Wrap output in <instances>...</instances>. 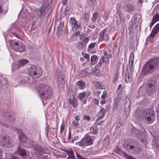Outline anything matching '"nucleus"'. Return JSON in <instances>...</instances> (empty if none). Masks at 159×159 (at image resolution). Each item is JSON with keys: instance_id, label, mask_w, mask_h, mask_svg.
I'll list each match as a JSON object with an SVG mask.
<instances>
[{"instance_id": "nucleus-1", "label": "nucleus", "mask_w": 159, "mask_h": 159, "mask_svg": "<svg viewBox=\"0 0 159 159\" xmlns=\"http://www.w3.org/2000/svg\"><path fill=\"white\" fill-rule=\"evenodd\" d=\"M38 90L40 97L43 100H46L49 99L52 96V89L47 85L40 84L38 86Z\"/></svg>"}, {"instance_id": "nucleus-2", "label": "nucleus", "mask_w": 159, "mask_h": 159, "mask_svg": "<svg viewBox=\"0 0 159 159\" xmlns=\"http://www.w3.org/2000/svg\"><path fill=\"white\" fill-rule=\"evenodd\" d=\"M159 67V58L151 59L144 65L142 71L143 74L151 73Z\"/></svg>"}, {"instance_id": "nucleus-3", "label": "nucleus", "mask_w": 159, "mask_h": 159, "mask_svg": "<svg viewBox=\"0 0 159 159\" xmlns=\"http://www.w3.org/2000/svg\"><path fill=\"white\" fill-rule=\"evenodd\" d=\"M28 73L32 78H37L42 75V70L39 66L34 65L29 68Z\"/></svg>"}, {"instance_id": "nucleus-4", "label": "nucleus", "mask_w": 159, "mask_h": 159, "mask_svg": "<svg viewBox=\"0 0 159 159\" xmlns=\"http://www.w3.org/2000/svg\"><path fill=\"white\" fill-rule=\"evenodd\" d=\"M93 143L92 138L88 134H86L80 141L76 142L75 144L84 148L86 146L91 145Z\"/></svg>"}, {"instance_id": "nucleus-5", "label": "nucleus", "mask_w": 159, "mask_h": 159, "mask_svg": "<svg viewBox=\"0 0 159 159\" xmlns=\"http://www.w3.org/2000/svg\"><path fill=\"white\" fill-rule=\"evenodd\" d=\"M9 43L12 49L16 51L22 52L25 49L24 45L20 41H16L14 40L10 39L9 40Z\"/></svg>"}, {"instance_id": "nucleus-6", "label": "nucleus", "mask_w": 159, "mask_h": 159, "mask_svg": "<svg viewBox=\"0 0 159 159\" xmlns=\"http://www.w3.org/2000/svg\"><path fill=\"white\" fill-rule=\"evenodd\" d=\"M0 143L3 147H11L14 145L12 139L8 136L5 135L0 138Z\"/></svg>"}, {"instance_id": "nucleus-7", "label": "nucleus", "mask_w": 159, "mask_h": 159, "mask_svg": "<svg viewBox=\"0 0 159 159\" xmlns=\"http://www.w3.org/2000/svg\"><path fill=\"white\" fill-rule=\"evenodd\" d=\"M89 40V38L84 34H82L80 36V42L79 47L80 49L84 48Z\"/></svg>"}, {"instance_id": "nucleus-8", "label": "nucleus", "mask_w": 159, "mask_h": 159, "mask_svg": "<svg viewBox=\"0 0 159 159\" xmlns=\"http://www.w3.org/2000/svg\"><path fill=\"white\" fill-rule=\"evenodd\" d=\"M103 55L100 58L99 63L100 65L102 62L106 63H108L109 62V59L112 57V55L110 53H109L105 50L103 51Z\"/></svg>"}, {"instance_id": "nucleus-9", "label": "nucleus", "mask_w": 159, "mask_h": 159, "mask_svg": "<svg viewBox=\"0 0 159 159\" xmlns=\"http://www.w3.org/2000/svg\"><path fill=\"white\" fill-rule=\"evenodd\" d=\"M116 91L118 93L117 97L118 99L122 100H124L127 98L125 93V91L122 89V84H120L118 85Z\"/></svg>"}, {"instance_id": "nucleus-10", "label": "nucleus", "mask_w": 159, "mask_h": 159, "mask_svg": "<svg viewBox=\"0 0 159 159\" xmlns=\"http://www.w3.org/2000/svg\"><path fill=\"white\" fill-rule=\"evenodd\" d=\"M157 89V87L154 84L150 83L146 89V93L148 95L155 94Z\"/></svg>"}, {"instance_id": "nucleus-11", "label": "nucleus", "mask_w": 159, "mask_h": 159, "mask_svg": "<svg viewBox=\"0 0 159 159\" xmlns=\"http://www.w3.org/2000/svg\"><path fill=\"white\" fill-rule=\"evenodd\" d=\"M70 22L71 24L72 29L73 30H77L80 29L81 27L80 24L77 21L74 17H71L70 20Z\"/></svg>"}, {"instance_id": "nucleus-12", "label": "nucleus", "mask_w": 159, "mask_h": 159, "mask_svg": "<svg viewBox=\"0 0 159 159\" xmlns=\"http://www.w3.org/2000/svg\"><path fill=\"white\" fill-rule=\"evenodd\" d=\"M152 134L154 138L153 141V146L158 149L159 148V133L156 132L153 133Z\"/></svg>"}, {"instance_id": "nucleus-13", "label": "nucleus", "mask_w": 159, "mask_h": 159, "mask_svg": "<svg viewBox=\"0 0 159 159\" xmlns=\"http://www.w3.org/2000/svg\"><path fill=\"white\" fill-rule=\"evenodd\" d=\"M107 29H104L102 30L99 33L98 36V41L101 42L103 41H107L109 39V36L108 34L105 33L107 31Z\"/></svg>"}, {"instance_id": "nucleus-14", "label": "nucleus", "mask_w": 159, "mask_h": 159, "mask_svg": "<svg viewBox=\"0 0 159 159\" xmlns=\"http://www.w3.org/2000/svg\"><path fill=\"white\" fill-rule=\"evenodd\" d=\"M33 151L34 154L37 155H42L44 152L43 148L39 145H36L33 147Z\"/></svg>"}, {"instance_id": "nucleus-15", "label": "nucleus", "mask_w": 159, "mask_h": 159, "mask_svg": "<svg viewBox=\"0 0 159 159\" xmlns=\"http://www.w3.org/2000/svg\"><path fill=\"white\" fill-rule=\"evenodd\" d=\"M126 149L128 152L133 154L136 153L139 150L138 146L135 144L128 145Z\"/></svg>"}, {"instance_id": "nucleus-16", "label": "nucleus", "mask_w": 159, "mask_h": 159, "mask_svg": "<svg viewBox=\"0 0 159 159\" xmlns=\"http://www.w3.org/2000/svg\"><path fill=\"white\" fill-rule=\"evenodd\" d=\"M2 115L6 117V120L7 121L12 122L14 121L15 117L12 114L7 112H3Z\"/></svg>"}, {"instance_id": "nucleus-17", "label": "nucleus", "mask_w": 159, "mask_h": 159, "mask_svg": "<svg viewBox=\"0 0 159 159\" xmlns=\"http://www.w3.org/2000/svg\"><path fill=\"white\" fill-rule=\"evenodd\" d=\"M145 121L147 123L150 124L152 123L155 119V117L154 113L150 114L147 116L143 118Z\"/></svg>"}, {"instance_id": "nucleus-18", "label": "nucleus", "mask_w": 159, "mask_h": 159, "mask_svg": "<svg viewBox=\"0 0 159 159\" xmlns=\"http://www.w3.org/2000/svg\"><path fill=\"white\" fill-rule=\"evenodd\" d=\"M159 31V23L157 24L153 28L151 33L150 37L153 38Z\"/></svg>"}, {"instance_id": "nucleus-19", "label": "nucleus", "mask_w": 159, "mask_h": 159, "mask_svg": "<svg viewBox=\"0 0 159 159\" xmlns=\"http://www.w3.org/2000/svg\"><path fill=\"white\" fill-rule=\"evenodd\" d=\"M18 132L20 141L21 142H25L26 140V138L22 131L20 130H18Z\"/></svg>"}, {"instance_id": "nucleus-20", "label": "nucleus", "mask_w": 159, "mask_h": 159, "mask_svg": "<svg viewBox=\"0 0 159 159\" xmlns=\"http://www.w3.org/2000/svg\"><path fill=\"white\" fill-rule=\"evenodd\" d=\"M96 43H90L88 46V51L92 53H94L96 52V50L94 48L95 46Z\"/></svg>"}, {"instance_id": "nucleus-21", "label": "nucleus", "mask_w": 159, "mask_h": 159, "mask_svg": "<svg viewBox=\"0 0 159 159\" xmlns=\"http://www.w3.org/2000/svg\"><path fill=\"white\" fill-rule=\"evenodd\" d=\"M91 70H90L89 68L84 70L80 72V76L82 77H84L91 73Z\"/></svg>"}, {"instance_id": "nucleus-22", "label": "nucleus", "mask_w": 159, "mask_h": 159, "mask_svg": "<svg viewBox=\"0 0 159 159\" xmlns=\"http://www.w3.org/2000/svg\"><path fill=\"white\" fill-rule=\"evenodd\" d=\"M90 95V93L84 92L83 93H81L78 94V98L80 100L83 99L85 97L88 98Z\"/></svg>"}, {"instance_id": "nucleus-23", "label": "nucleus", "mask_w": 159, "mask_h": 159, "mask_svg": "<svg viewBox=\"0 0 159 159\" xmlns=\"http://www.w3.org/2000/svg\"><path fill=\"white\" fill-rule=\"evenodd\" d=\"M77 99L73 96L72 98L69 99V103L71 104L73 107H75L77 106Z\"/></svg>"}, {"instance_id": "nucleus-24", "label": "nucleus", "mask_w": 159, "mask_h": 159, "mask_svg": "<svg viewBox=\"0 0 159 159\" xmlns=\"http://www.w3.org/2000/svg\"><path fill=\"white\" fill-rule=\"evenodd\" d=\"M90 133L96 134L98 133V128L96 125H94L90 127Z\"/></svg>"}, {"instance_id": "nucleus-25", "label": "nucleus", "mask_w": 159, "mask_h": 159, "mask_svg": "<svg viewBox=\"0 0 159 159\" xmlns=\"http://www.w3.org/2000/svg\"><path fill=\"white\" fill-rule=\"evenodd\" d=\"M76 84L77 85L79 88L81 89H84L86 87L85 83L82 81L80 80L78 81L76 83Z\"/></svg>"}, {"instance_id": "nucleus-26", "label": "nucleus", "mask_w": 159, "mask_h": 159, "mask_svg": "<svg viewBox=\"0 0 159 159\" xmlns=\"http://www.w3.org/2000/svg\"><path fill=\"white\" fill-rule=\"evenodd\" d=\"M107 111V109L104 108H102L101 109L100 111L99 112V116L98 118V119H101L104 118L105 116Z\"/></svg>"}, {"instance_id": "nucleus-27", "label": "nucleus", "mask_w": 159, "mask_h": 159, "mask_svg": "<svg viewBox=\"0 0 159 159\" xmlns=\"http://www.w3.org/2000/svg\"><path fill=\"white\" fill-rule=\"evenodd\" d=\"M152 113H154V111L152 109H147L143 111V118L150 114H152Z\"/></svg>"}, {"instance_id": "nucleus-28", "label": "nucleus", "mask_w": 159, "mask_h": 159, "mask_svg": "<svg viewBox=\"0 0 159 159\" xmlns=\"http://www.w3.org/2000/svg\"><path fill=\"white\" fill-rule=\"evenodd\" d=\"M64 75L63 73H60L58 75V79L62 84L65 83Z\"/></svg>"}, {"instance_id": "nucleus-29", "label": "nucleus", "mask_w": 159, "mask_h": 159, "mask_svg": "<svg viewBox=\"0 0 159 159\" xmlns=\"http://www.w3.org/2000/svg\"><path fill=\"white\" fill-rule=\"evenodd\" d=\"M28 61L27 60L23 59L20 60L19 61V62L18 63L17 65L19 67H20L28 63Z\"/></svg>"}, {"instance_id": "nucleus-30", "label": "nucleus", "mask_w": 159, "mask_h": 159, "mask_svg": "<svg viewBox=\"0 0 159 159\" xmlns=\"http://www.w3.org/2000/svg\"><path fill=\"white\" fill-rule=\"evenodd\" d=\"M125 80L126 82L127 83H130L131 80V78L129 76L128 71L126 70L125 74Z\"/></svg>"}, {"instance_id": "nucleus-31", "label": "nucleus", "mask_w": 159, "mask_h": 159, "mask_svg": "<svg viewBox=\"0 0 159 159\" xmlns=\"http://www.w3.org/2000/svg\"><path fill=\"white\" fill-rule=\"evenodd\" d=\"M18 152L20 156H21L23 157L27 153L25 150L20 148H18Z\"/></svg>"}, {"instance_id": "nucleus-32", "label": "nucleus", "mask_w": 159, "mask_h": 159, "mask_svg": "<svg viewBox=\"0 0 159 159\" xmlns=\"http://www.w3.org/2000/svg\"><path fill=\"white\" fill-rule=\"evenodd\" d=\"M97 56L95 55H93L91 57V61L92 65H94L97 63Z\"/></svg>"}, {"instance_id": "nucleus-33", "label": "nucleus", "mask_w": 159, "mask_h": 159, "mask_svg": "<svg viewBox=\"0 0 159 159\" xmlns=\"http://www.w3.org/2000/svg\"><path fill=\"white\" fill-rule=\"evenodd\" d=\"M98 15L99 13H98V12H94L92 18H91V20L93 22L95 23L98 16Z\"/></svg>"}, {"instance_id": "nucleus-34", "label": "nucleus", "mask_w": 159, "mask_h": 159, "mask_svg": "<svg viewBox=\"0 0 159 159\" xmlns=\"http://www.w3.org/2000/svg\"><path fill=\"white\" fill-rule=\"evenodd\" d=\"M129 66L130 70H132L133 65V59L132 57H131V55H130L129 58Z\"/></svg>"}, {"instance_id": "nucleus-35", "label": "nucleus", "mask_w": 159, "mask_h": 159, "mask_svg": "<svg viewBox=\"0 0 159 159\" xmlns=\"http://www.w3.org/2000/svg\"><path fill=\"white\" fill-rule=\"evenodd\" d=\"M65 151L69 155H74L73 151L71 148L66 149Z\"/></svg>"}, {"instance_id": "nucleus-36", "label": "nucleus", "mask_w": 159, "mask_h": 159, "mask_svg": "<svg viewBox=\"0 0 159 159\" xmlns=\"http://www.w3.org/2000/svg\"><path fill=\"white\" fill-rule=\"evenodd\" d=\"M125 8L126 10L129 11H132L133 9V7L130 4L125 5Z\"/></svg>"}, {"instance_id": "nucleus-37", "label": "nucleus", "mask_w": 159, "mask_h": 159, "mask_svg": "<svg viewBox=\"0 0 159 159\" xmlns=\"http://www.w3.org/2000/svg\"><path fill=\"white\" fill-rule=\"evenodd\" d=\"M89 18V15L88 13H85L83 15V19L85 21L87 22Z\"/></svg>"}, {"instance_id": "nucleus-38", "label": "nucleus", "mask_w": 159, "mask_h": 159, "mask_svg": "<svg viewBox=\"0 0 159 159\" xmlns=\"http://www.w3.org/2000/svg\"><path fill=\"white\" fill-rule=\"evenodd\" d=\"M119 73L118 72H117L114 75L113 79V82L114 83H116V81L118 79V75H119Z\"/></svg>"}, {"instance_id": "nucleus-39", "label": "nucleus", "mask_w": 159, "mask_h": 159, "mask_svg": "<svg viewBox=\"0 0 159 159\" xmlns=\"http://www.w3.org/2000/svg\"><path fill=\"white\" fill-rule=\"evenodd\" d=\"M134 116L135 118L138 119L139 118V110L137 108L134 111Z\"/></svg>"}, {"instance_id": "nucleus-40", "label": "nucleus", "mask_w": 159, "mask_h": 159, "mask_svg": "<svg viewBox=\"0 0 159 159\" xmlns=\"http://www.w3.org/2000/svg\"><path fill=\"white\" fill-rule=\"evenodd\" d=\"M123 155L128 159H135L133 157L129 156L126 153L124 152H122Z\"/></svg>"}, {"instance_id": "nucleus-41", "label": "nucleus", "mask_w": 159, "mask_h": 159, "mask_svg": "<svg viewBox=\"0 0 159 159\" xmlns=\"http://www.w3.org/2000/svg\"><path fill=\"white\" fill-rule=\"evenodd\" d=\"M107 96V93L106 91H103L102 94V95L101 98L103 99H105Z\"/></svg>"}, {"instance_id": "nucleus-42", "label": "nucleus", "mask_w": 159, "mask_h": 159, "mask_svg": "<svg viewBox=\"0 0 159 159\" xmlns=\"http://www.w3.org/2000/svg\"><path fill=\"white\" fill-rule=\"evenodd\" d=\"M82 55L84 57L87 61H89L90 57L88 54L84 52L82 53Z\"/></svg>"}, {"instance_id": "nucleus-43", "label": "nucleus", "mask_w": 159, "mask_h": 159, "mask_svg": "<svg viewBox=\"0 0 159 159\" xmlns=\"http://www.w3.org/2000/svg\"><path fill=\"white\" fill-rule=\"evenodd\" d=\"M79 122L78 121L73 120L72 122V124L74 127H75L76 128H78V126L79 125Z\"/></svg>"}, {"instance_id": "nucleus-44", "label": "nucleus", "mask_w": 159, "mask_h": 159, "mask_svg": "<svg viewBox=\"0 0 159 159\" xmlns=\"http://www.w3.org/2000/svg\"><path fill=\"white\" fill-rule=\"evenodd\" d=\"M0 126L2 128H5L8 127L7 125L4 124L3 123L0 121Z\"/></svg>"}, {"instance_id": "nucleus-45", "label": "nucleus", "mask_w": 159, "mask_h": 159, "mask_svg": "<svg viewBox=\"0 0 159 159\" xmlns=\"http://www.w3.org/2000/svg\"><path fill=\"white\" fill-rule=\"evenodd\" d=\"M25 159H32L29 153H26L23 157Z\"/></svg>"}, {"instance_id": "nucleus-46", "label": "nucleus", "mask_w": 159, "mask_h": 159, "mask_svg": "<svg viewBox=\"0 0 159 159\" xmlns=\"http://www.w3.org/2000/svg\"><path fill=\"white\" fill-rule=\"evenodd\" d=\"M153 18L154 19L156 22L158 20H159V14H157L156 15L154 16L153 17Z\"/></svg>"}, {"instance_id": "nucleus-47", "label": "nucleus", "mask_w": 159, "mask_h": 159, "mask_svg": "<svg viewBox=\"0 0 159 159\" xmlns=\"http://www.w3.org/2000/svg\"><path fill=\"white\" fill-rule=\"evenodd\" d=\"M83 119L89 121L91 119V117L89 116H84L83 117Z\"/></svg>"}, {"instance_id": "nucleus-48", "label": "nucleus", "mask_w": 159, "mask_h": 159, "mask_svg": "<svg viewBox=\"0 0 159 159\" xmlns=\"http://www.w3.org/2000/svg\"><path fill=\"white\" fill-rule=\"evenodd\" d=\"M156 21L155 20H154V19H153L152 18V20L151 21V23L150 24V28H151L152 27V26L156 22Z\"/></svg>"}, {"instance_id": "nucleus-49", "label": "nucleus", "mask_w": 159, "mask_h": 159, "mask_svg": "<svg viewBox=\"0 0 159 159\" xmlns=\"http://www.w3.org/2000/svg\"><path fill=\"white\" fill-rule=\"evenodd\" d=\"M141 130V133L145 134V129L142 127L140 126V130Z\"/></svg>"}, {"instance_id": "nucleus-50", "label": "nucleus", "mask_w": 159, "mask_h": 159, "mask_svg": "<svg viewBox=\"0 0 159 159\" xmlns=\"http://www.w3.org/2000/svg\"><path fill=\"white\" fill-rule=\"evenodd\" d=\"M93 103L96 105H98L99 103V100L96 98H94L93 100Z\"/></svg>"}, {"instance_id": "nucleus-51", "label": "nucleus", "mask_w": 159, "mask_h": 159, "mask_svg": "<svg viewBox=\"0 0 159 159\" xmlns=\"http://www.w3.org/2000/svg\"><path fill=\"white\" fill-rule=\"evenodd\" d=\"M10 36H14L17 38H19V35L15 33H12L10 35Z\"/></svg>"}, {"instance_id": "nucleus-52", "label": "nucleus", "mask_w": 159, "mask_h": 159, "mask_svg": "<svg viewBox=\"0 0 159 159\" xmlns=\"http://www.w3.org/2000/svg\"><path fill=\"white\" fill-rule=\"evenodd\" d=\"M74 155H69L67 157V159H73L74 158Z\"/></svg>"}, {"instance_id": "nucleus-53", "label": "nucleus", "mask_w": 159, "mask_h": 159, "mask_svg": "<svg viewBox=\"0 0 159 159\" xmlns=\"http://www.w3.org/2000/svg\"><path fill=\"white\" fill-rule=\"evenodd\" d=\"M80 35V32L79 31H77V32H75L74 34V35L76 36H79Z\"/></svg>"}, {"instance_id": "nucleus-54", "label": "nucleus", "mask_w": 159, "mask_h": 159, "mask_svg": "<svg viewBox=\"0 0 159 159\" xmlns=\"http://www.w3.org/2000/svg\"><path fill=\"white\" fill-rule=\"evenodd\" d=\"M10 159H20L19 158L16 156H13L11 157Z\"/></svg>"}, {"instance_id": "nucleus-55", "label": "nucleus", "mask_w": 159, "mask_h": 159, "mask_svg": "<svg viewBox=\"0 0 159 159\" xmlns=\"http://www.w3.org/2000/svg\"><path fill=\"white\" fill-rule=\"evenodd\" d=\"M75 119L76 121H78L80 120V118L79 116H76L75 117Z\"/></svg>"}, {"instance_id": "nucleus-56", "label": "nucleus", "mask_w": 159, "mask_h": 159, "mask_svg": "<svg viewBox=\"0 0 159 159\" xmlns=\"http://www.w3.org/2000/svg\"><path fill=\"white\" fill-rule=\"evenodd\" d=\"M67 0H63L62 4L64 5H65L67 3Z\"/></svg>"}, {"instance_id": "nucleus-57", "label": "nucleus", "mask_w": 159, "mask_h": 159, "mask_svg": "<svg viewBox=\"0 0 159 159\" xmlns=\"http://www.w3.org/2000/svg\"><path fill=\"white\" fill-rule=\"evenodd\" d=\"M105 103V101L104 100V99H102V100L101 101H100V103L101 104L103 105Z\"/></svg>"}, {"instance_id": "nucleus-58", "label": "nucleus", "mask_w": 159, "mask_h": 159, "mask_svg": "<svg viewBox=\"0 0 159 159\" xmlns=\"http://www.w3.org/2000/svg\"><path fill=\"white\" fill-rule=\"evenodd\" d=\"M159 106V109L158 110H157V120L158 121H159V105H158Z\"/></svg>"}, {"instance_id": "nucleus-59", "label": "nucleus", "mask_w": 159, "mask_h": 159, "mask_svg": "<svg viewBox=\"0 0 159 159\" xmlns=\"http://www.w3.org/2000/svg\"><path fill=\"white\" fill-rule=\"evenodd\" d=\"M64 129V127L63 126L62 124L61 125V132H62V131Z\"/></svg>"}, {"instance_id": "nucleus-60", "label": "nucleus", "mask_w": 159, "mask_h": 159, "mask_svg": "<svg viewBox=\"0 0 159 159\" xmlns=\"http://www.w3.org/2000/svg\"><path fill=\"white\" fill-rule=\"evenodd\" d=\"M2 150L0 149V159H1L2 158Z\"/></svg>"}, {"instance_id": "nucleus-61", "label": "nucleus", "mask_w": 159, "mask_h": 159, "mask_svg": "<svg viewBox=\"0 0 159 159\" xmlns=\"http://www.w3.org/2000/svg\"><path fill=\"white\" fill-rule=\"evenodd\" d=\"M78 139H79L78 136H76L73 139L75 141V140H77Z\"/></svg>"}, {"instance_id": "nucleus-62", "label": "nucleus", "mask_w": 159, "mask_h": 159, "mask_svg": "<svg viewBox=\"0 0 159 159\" xmlns=\"http://www.w3.org/2000/svg\"><path fill=\"white\" fill-rule=\"evenodd\" d=\"M89 28H91V29H93L94 27H95V26L94 25H89Z\"/></svg>"}, {"instance_id": "nucleus-63", "label": "nucleus", "mask_w": 159, "mask_h": 159, "mask_svg": "<svg viewBox=\"0 0 159 159\" xmlns=\"http://www.w3.org/2000/svg\"><path fill=\"white\" fill-rule=\"evenodd\" d=\"M59 26L61 28H62L63 27V23L62 22L60 23L59 24Z\"/></svg>"}, {"instance_id": "nucleus-64", "label": "nucleus", "mask_w": 159, "mask_h": 159, "mask_svg": "<svg viewBox=\"0 0 159 159\" xmlns=\"http://www.w3.org/2000/svg\"><path fill=\"white\" fill-rule=\"evenodd\" d=\"M129 113V110L126 112L125 116L127 117L128 116Z\"/></svg>"}]
</instances>
